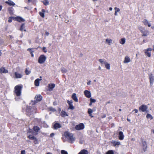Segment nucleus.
<instances>
[{"label": "nucleus", "mask_w": 154, "mask_h": 154, "mask_svg": "<svg viewBox=\"0 0 154 154\" xmlns=\"http://www.w3.org/2000/svg\"><path fill=\"white\" fill-rule=\"evenodd\" d=\"M42 49V50L44 51V52H45V53H46V52H47V50H46V47H43Z\"/></svg>", "instance_id": "de8ad7c7"}, {"label": "nucleus", "mask_w": 154, "mask_h": 154, "mask_svg": "<svg viewBox=\"0 0 154 154\" xmlns=\"http://www.w3.org/2000/svg\"><path fill=\"white\" fill-rule=\"evenodd\" d=\"M42 79H37L34 82L35 85L36 86H38L39 85V81L41 80Z\"/></svg>", "instance_id": "bb28decb"}, {"label": "nucleus", "mask_w": 154, "mask_h": 154, "mask_svg": "<svg viewBox=\"0 0 154 154\" xmlns=\"http://www.w3.org/2000/svg\"><path fill=\"white\" fill-rule=\"evenodd\" d=\"M61 127V125L58 123H56L54 124L53 128L54 130H57Z\"/></svg>", "instance_id": "ddd939ff"}, {"label": "nucleus", "mask_w": 154, "mask_h": 154, "mask_svg": "<svg viewBox=\"0 0 154 154\" xmlns=\"http://www.w3.org/2000/svg\"><path fill=\"white\" fill-rule=\"evenodd\" d=\"M72 99L76 102H77L78 101V98L76 96V94L75 93H73L71 97Z\"/></svg>", "instance_id": "dca6fc26"}, {"label": "nucleus", "mask_w": 154, "mask_h": 154, "mask_svg": "<svg viewBox=\"0 0 154 154\" xmlns=\"http://www.w3.org/2000/svg\"><path fill=\"white\" fill-rule=\"evenodd\" d=\"M37 112V109L35 108H33L31 106L27 107L26 109V114L30 116Z\"/></svg>", "instance_id": "f257e3e1"}, {"label": "nucleus", "mask_w": 154, "mask_h": 154, "mask_svg": "<svg viewBox=\"0 0 154 154\" xmlns=\"http://www.w3.org/2000/svg\"><path fill=\"white\" fill-rule=\"evenodd\" d=\"M148 75L149 76V80L150 85L152 86L154 82V76L153 74L151 73L148 74Z\"/></svg>", "instance_id": "6e6552de"}, {"label": "nucleus", "mask_w": 154, "mask_h": 154, "mask_svg": "<svg viewBox=\"0 0 154 154\" xmlns=\"http://www.w3.org/2000/svg\"><path fill=\"white\" fill-rule=\"evenodd\" d=\"M42 97L40 94L37 95H36L35 99V100H31V103H30V104L32 105H34L36 104L38 102L41 101L42 99Z\"/></svg>", "instance_id": "7ed1b4c3"}, {"label": "nucleus", "mask_w": 154, "mask_h": 154, "mask_svg": "<svg viewBox=\"0 0 154 154\" xmlns=\"http://www.w3.org/2000/svg\"><path fill=\"white\" fill-rule=\"evenodd\" d=\"M99 61L101 63H102L103 62V60L101 59H99Z\"/></svg>", "instance_id": "5fc2aeb1"}, {"label": "nucleus", "mask_w": 154, "mask_h": 154, "mask_svg": "<svg viewBox=\"0 0 154 154\" xmlns=\"http://www.w3.org/2000/svg\"><path fill=\"white\" fill-rule=\"evenodd\" d=\"M92 104V103H91V102H90L89 105L90 106H91Z\"/></svg>", "instance_id": "0e129e2a"}, {"label": "nucleus", "mask_w": 154, "mask_h": 154, "mask_svg": "<svg viewBox=\"0 0 154 154\" xmlns=\"http://www.w3.org/2000/svg\"><path fill=\"white\" fill-rule=\"evenodd\" d=\"M88 151L85 149H84L81 150L78 154H88Z\"/></svg>", "instance_id": "cd10ccee"}, {"label": "nucleus", "mask_w": 154, "mask_h": 154, "mask_svg": "<svg viewBox=\"0 0 154 154\" xmlns=\"http://www.w3.org/2000/svg\"><path fill=\"white\" fill-rule=\"evenodd\" d=\"M24 25L25 24L24 23H23L20 26V30L22 31L24 30V29L25 28L24 27Z\"/></svg>", "instance_id": "58836bf2"}, {"label": "nucleus", "mask_w": 154, "mask_h": 154, "mask_svg": "<svg viewBox=\"0 0 154 154\" xmlns=\"http://www.w3.org/2000/svg\"><path fill=\"white\" fill-rule=\"evenodd\" d=\"M143 22L145 25L146 26L147 25L149 27L151 26V25L150 23H149L146 19H144Z\"/></svg>", "instance_id": "4be33fe9"}, {"label": "nucleus", "mask_w": 154, "mask_h": 154, "mask_svg": "<svg viewBox=\"0 0 154 154\" xmlns=\"http://www.w3.org/2000/svg\"><path fill=\"white\" fill-rule=\"evenodd\" d=\"M133 111H135V113H137L138 112V110L137 109H135Z\"/></svg>", "instance_id": "603ef678"}, {"label": "nucleus", "mask_w": 154, "mask_h": 154, "mask_svg": "<svg viewBox=\"0 0 154 154\" xmlns=\"http://www.w3.org/2000/svg\"><path fill=\"white\" fill-rule=\"evenodd\" d=\"M14 74H15V77L16 78H17V79L20 78H21L22 77V75L21 74L19 73L18 72H15Z\"/></svg>", "instance_id": "a878e982"}, {"label": "nucleus", "mask_w": 154, "mask_h": 154, "mask_svg": "<svg viewBox=\"0 0 154 154\" xmlns=\"http://www.w3.org/2000/svg\"><path fill=\"white\" fill-rule=\"evenodd\" d=\"M14 17H9L8 20V22H9V23L11 22L12 20V19Z\"/></svg>", "instance_id": "a19ab883"}, {"label": "nucleus", "mask_w": 154, "mask_h": 154, "mask_svg": "<svg viewBox=\"0 0 154 154\" xmlns=\"http://www.w3.org/2000/svg\"><path fill=\"white\" fill-rule=\"evenodd\" d=\"M30 54L31 55V56L32 57H34V54H33V53H30Z\"/></svg>", "instance_id": "bf43d9fd"}, {"label": "nucleus", "mask_w": 154, "mask_h": 154, "mask_svg": "<svg viewBox=\"0 0 154 154\" xmlns=\"http://www.w3.org/2000/svg\"><path fill=\"white\" fill-rule=\"evenodd\" d=\"M114 14L116 16H117L118 15L117 12H116L115 11V13Z\"/></svg>", "instance_id": "052dcab7"}, {"label": "nucleus", "mask_w": 154, "mask_h": 154, "mask_svg": "<svg viewBox=\"0 0 154 154\" xmlns=\"http://www.w3.org/2000/svg\"><path fill=\"white\" fill-rule=\"evenodd\" d=\"M5 3L8 4L10 6H14L15 5V3L11 0H8V1L5 2Z\"/></svg>", "instance_id": "5701e85b"}, {"label": "nucleus", "mask_w": 154, "mask_h": 154, "mask_svg": "<svg viewBox=\"0 0 154 154\" xmlns=\"http://www.w3.org/2000/svg\"><path fill=\"white\" fill-rule=\"evenodd\" d=\"M106 41L108 43H109L110 42V40H109L108 39H106Z\"/></svg>", "instance_id": "6e6d98bb"}, {"label": "nucleus", "mask_w": 154, "mask_h": 154, "mask_svg": "<svg viewBox=\"0 0 154 154\" xmlns=\"http://www.w3.org/2000/svg\"><path fill=\"white\" fill-rule=\"evenodd\" d=\"M33 48H29L27 49L28 51H29L31 53H33L34 52V51H33L32 50V49Z\"/></svg>", "instance_id": "09e8293b"}, {"label": "nucleus", "mask_w": 154, "mask_h": 154, "mask_svg": "<svg viewBox=\"0 0 154 154\" xmlns=\"http://www.w3.org/2000/svg\"><path fill=\"white\" fill-rule=\"evenodd\" d=\"M55 85L54 84H49L48 85V88L49 91H52L53 88L55 87Z\"/></svg>", "instance_id": "2eb2a0df"}, {"label": "nucleus", "mask_w": 154, "mask_h": 154, "mask_svg": "<svg viewBox=\"0 0 154 154\" xmlns=\"http://www.w3.org/2000/svg\"><path fill=\"white\" fill-rule=\"evenodd\" d=\"M138 28L140 31L141 32L143 33V35H142V36H146L148 34V31L145 29L141 26H139L138 27Z\"/></svg>", "instance_id": "39448f33"}, {"label": "nucleus", "mask_w": 154, "mask_h": 154, "mask_svg": "<svg viewBox=\"0 0 154 154\" xmlns=\"http://www.w3.org/2000/svg\"><path fill=\"white\" fill-rule=\"evenodd\" d=\"M49 109L53 112H54L56 110L55 109L52 107L49 108Z\"/></svg>", "instance_id": "49530a36"}, {"label": "nucleus", "mask_w": 154, "mask_h": 154, "mask_svg": "<svg viewBox=\"0 0 154 154\" xmlns=\"http://www.w3.org/2000/svg\"><path fill=\"white\" fill-rule=\"evenodd\" d=\"M143 149L145 151L147 148V144L146 141H144L142 143Z\"/></svg>", "instance_id": "c85d7f7f"}, {"label": "nucleus", "mask_w": 154, "mask_h": 154, "mask_svg": "<svg viewBox=\"0 0 154 154\" xmlns=\"http://www.w3.org/2000/svg\"><path fill=\"white\" fill-rule=\"evenodd\" d=\"M28 137L29 139L33 140V142L35 144L38 143L37 138L33 136V135H29L28 136Z\"/></svg>", "instance_id": "9b49d317"}, {"label": "nucleus", "mask_w": 154, "mask_h": 154, "mask_svg": "<svg viewBox=\"0 0 154 154\" xmlns=\"http://www.w3.org/2000/svg\"><path fill=\"white\" fill-rule=\"evenodd\" d=\"M46 59V57L44 55H41L38 58V63L40 64L44 63Z\"/></svg>", "instance_id": "0eeeda50"}, {"label": "nucleus", "mask_w": 154, "mask_h": 154, "mask_svg": "<svg viewBox=\"0 0 154 154\" xmlns=\"http://www.w3.org/2000/svg\"><path fill=\"white\" fill-rule=\"evenodd\" d=\"M45 35L48 36L49 35V33L47 32H45Z\"/></svg>", "instance_id": "13d9d810"}, {"label": "nucleus", "mask_w": 154, "mask_h": 154, "mask_svg": "<svg viewBox=\"0 0 154 154\" xmlns=\"http://www.w3.org/2000/svg\"><path fill=\"white\" fill-rule=\"evenodd\" d=\"M146 117L147 119H153V117L151 115L148 113L146 115Z\"/></svg>", "instance_id": "c9c22d12"}, {"label": "nucleus", "mask_w": 154, "mask_h": 154, "mask_svg": "<svg viewBox=\"0 0 154 154\" xmlns=\"http://www.w3.org/2000/svg\"><path fill=\"white\" fill-rule=\"evenodd\" d=\"M46 11L44 9H42V12H39L38 14L42 18H44L45 16L44 13Z\"/></svg>", "instance_id": "6ab92c4d"}, {"label": "nucleus", "mask_w": 154, "mask_h": 154, "mask_svg": "<svg viewBox=\"0 0 154 154\" xmlns=\"http://www.w3.org/2000/svg\"><path fill=\"white\" fill-rule=\"evenodd\" d=\"M91 81H89L88 82L87 84L88 85H90L91 84Z\"/></svg>", "instance_id": "4d7b16f0"}, {"label": "nucleus", "mask_w": 154, "mask_h": 154, "mask_svg": "<svg viewBox=\"0 0 154 154\" xmlns=\"http://www.w3.org/2000/svg\"><path fill=\"white\" fill-rule=\"evenodd\" d=\"M139 110L140 112L147 113L149 112L148 107L144 104L142 105L139 107Z\"/></svg>", "instance_id": "423d86ee"}, {"label": "nucleus", "mask_w": 154, "mask_h": 154, "mask_svg": "<svg viewBox=\"0 0 154 154\" xmlns=\"http://www.w3.org/2000/svg\"><path fill=\"white\" fill-rule=\"evenodd\" d=\"M152 50L151 48H148L145 51L146 55L148 57H150L151 56V51Z\"/></svg>", "instance_id": "f8f14e48"}, {"label": "nucleus", "mask_w": 154, "mask_h": 154, "mask_svg": "<svg viewBox=\"0 0 154 154\" xmlns=\"http://www.w3.org/2000/svg\"><path fill=\"white\" fill-rule=\"evenodd\" d=\"M22 88V86L17 85L14 88V92L16 95L17 96H20L21 94V91Z\"/></svg>", "instance_id": "f03ea898"}, {"label": "nucleus", "mask_w": 154, "mask_h": 154, "mask_svg": "<svg viewBox=\"0 0 154 154\" xmlns=\"http://www.w3.org/2000/svg\"><path fill=\"white\" fill-rule=\"evenodd\" d=\"M85 128V125L82 123H81L75 126V129L77 130H80L83 129Z\"/></svg>", "instance_id": "1a4fd4ad"}, {"label": "nucleus", "mask_w": 154, "mask_h": 154, "mask_svg": "<svg viewBox=\"0 0 154 154\" xmlns=\"http://www.w3.org/2000/svg\"><path fill=\"white\" fill-rule=\"evenodd\" d=\"M42 2L43 3L44 5L45 6H47L49 5V2L48 0H44V1H42Z\"/></svg>", "instance_id": "72a5a7b5"}, {"label": "nucleus", "mask_w": 154, "mask_h": 154, "mask_svg": "<svg viewBox=\"0 0 154 154\" xmlns=\"http://www.w3.org/2000/svg\"><path fill=\"white\" fill-rule=\"evenodd\" d=\"M84 94L87 98H90L91 96V93L90 91L86 90L84 91Z\"/></svg>", "instance_id": "f3484780"}, {"label": "nucleus", "mask_w": 154, "mask_h": 154, "mask_svg": "<svg viewBox=\"0 0 154 154\" xmlns=\"http://www.w3.org/2000/svg\"><path fill=\"white\" fill-rule=\"evenodd\" d=\"M110 103V101H109L107 102L106 103V104H109V103Z\"/></svg>", "instance_id": "e2e57ef3"}, {"label": "nucleus", "mask_w": 154, "mask_h": 154, "mask_svg": "<svg viewBox=\"0 0 154 154\" xmlns=\"http://www.w3.org/2000/svg\"><path fill=\"white\" fill-rule=\"evenodd\" d=\"M1 51H0V56H1L2 53L1 52Z\"/></svg>", "instance_id": "338daca9"}, {"label": "nucleus", "mask_w": 154, "mask_h": 154, "mask_svg": "<svg viewBox=\"0 0 154 154\" xmlns=\"http://www.w3.org/2000/svg\"><path fill=\"white\" fill-rule=\"evenodd\" d=\"M90 101L91 103H94L96 101V100L91 98L90 99Z\"/></svg>", "instance_id": "c03bdc74"}, {"label": "nucleus", "mask_w": 154, "mask_h": 154, "mask_svg": "<svg viewBox=\"0 0 154 154\" xmlns=\"http://www.w3.org/2000/svg\"><path fill=\"white\" fill-rule=\"evenodd\" d=\"M41 119H38V118H35L34 119V121L35 122H36L38 124L42 123Z\"/></svg>", "instance_id": "c756f323"}, {"label": "nucleus", "mask_w": 154, "mask_h": 154, "mask_svg": "<svg viewBox=\"0 0 154 154\" xmlns=\"http://www.w3.org/2000/svg\"><path fill=\"white\" fill-rule=\"evenodd\" d=\"M61 152V154H68L67 152L64 150H62Z\"/></svg>", "instance_id": "37998d69"}, {"label": "nucleus", "mask_w": 154, "mask_h": 154, "mask_svg": "<svg viewBox=\"0 0 154 154\" xmlns=\"http://www.w3.org/2000/svg\"><path fill=\"white\" fill-rule=\"evenodd\" d=\"M33 129L36 132H38L40 130V128L37 126H34L33 128Z\"/></svg>", "instance_id": "7c9ffc66"}, {"label": "nucleus", "mask_w": 154, "mask_h": 154, "mask_svg": "<svg viewBox=\"0 0 154 154\" xmlns=\"http://www.w3.org/2000/svg\"><path fill=\"white\" fill-rule=\"evenodd\" d=\"M60 115L62 117H64L65 116H68V115L66 113V112L63 110H62L61 112Z\"/></svg>", "instance_id": "b1692460"}, {"label": "nucleus", "mask_w": 154, "mask_h": 154, "mask_svg": "<svg viewBox=\"0 0 154 154\" xmlns=\"http://www.w3.org/2000/svg\"><path fill=\"white\" fill-rule=\"evenodd\" d=\"M106 154H114L113 151L112 150L108 151L106 152Z\"/></svg>", "instance_id": "79ce46f5"}, {"label": "nucleus", "mask_w": 154, "mask_h": 154, "mask_svg": "<svg viewBox=\"0 0 154 154\" xmlns=\"http://www.w3.org/2000/svg\"><path fill=\"white\" fill-rule=\"evenodd\" d=\"M67 102L68 104L69 109L72 110L75 109V107L72 104L73 101L72 100H70V101L69 100H67Z\"/></svg>", "instance_id": "9d476101"}, {"label": "nucleus", "mask_w": 154, "mask_h": 154, "mask_svg": "<svg viewBox=\"0 0 154 154\" xmlns=\"http://www.w3.org/2000/svg\"><path fill=\"white\" fill-rule=\"evenodd\" d=\"M114 9L115 10V11L116 12H119L120 11L119 8H117L116 7Z\"/></svg>", "instance_id": "a18cd8bd"}, {"label": "nucleus", "mask_w": 154, "mask_h": 154, "mask_svg": "<svg viewBox=\"0 0 154 154\" xmlns=\"http://www.w3.org/2000/svg\"><path fill=\"white\" fill-rule=\"evenodd\" d=\"M143 43H145L146 42V41L145 40H143Z\"/></svg>", "instance_id": "774afa93"}, {"label": "nucleus", "mask_w": 154, "mask_h": 154, "mask_svg": "<svg viewBox=\"0 0 154 154\" xmlns=\"http://www.w3.org/2000/svg\"><path fill=\"white\" fill-rule=\"evenodd\" d=\"M0 71L1 73H6L8 72V71L4 67H2L0 69Z\"/></svg>", "instance_id": "412c9836"}, {"label": "nucleus", "mask_w": 154, "mask_h": 154, "mask_svg": "<svg viewBox=\"0 0 154 154\" xmlns=\"http://www.w3.org/2000/svg\"><path fill=\"white\" fill-rule=\"evenodd\" d=\"M127 121L128 122L130 121V119H127Z\"/></svg>", "instance_id": "69168bd1"}, {"label": "nucleus", "mask_w": 154, "mask_h": 154, "mask_svg": "<svg viewBox=\"0 0 154 154\" xmlns=\"http://www.w3.org/2000/svg\"><path fill=\"white\" fill-rule=\"evenodd\" d=\"M105 67L106 69H110V64L109 63H106L105 64Z\"/></svg>", "instance_id": "ea45409f"}, {"label": "nucleus", "mask_w": 154, "mask_h": 154, "mask_svg": "<svg viewBox=\"0 0 154 154\" xmlns=\"http://www.w3.org/2000/svg\"><path fill=\"white\" fill-rule=\"evenodd\" d=\"M93 112V110L92 109L89 108L88 109V113L89 116H91V117H93V116H92L91 113Z\"/></svg>", "instance_id": "473e14b6"}, {"label": "nucleus", "mask_w": 154, "mask_h": 154, "mask_svg": "<svg viewBox=\"0 0 154 154\" xmlns=\"http://www.w3.org/2000/svg\"><path fill=\"white\" fill-rule=\"evenodd\" d=\"M15 19L17 21L19 22H24L25 21L24 19L20 17H15Z\"/></svg>", "instance_id": "aec40b11"}, {"label": "nucleus", "mask_w": 154, "mask_h": 154, "mask_svg": "<svg viewBox=\"0 0 154 154\" xmlns=\"http://www.w3.org/2000/svg\"><path fill=\"white\" fill-rule=\"evenodd\" d=\"M21 154H25V150H22L21 151Z\"/></svg>", "instance_id": "8fccbe9b"}, {"label": "nucleus", "mask_w": 154, "mask_h": 154, "mask_svg": "<svg viewBox=\"0 0 154 154\" xmlns=\"http://www.w3.org/2000/svg\"><path fill=\"white\" fill-rule=\"evenodd\" d=\"M109 10L110 11H111L112 10V7H110L109 8Z\"/></svg>", "instance_id": "680f3d73"}, {"label": "nucleus", "mask_w": 154, "mask_h": 154, "mask_svg": "<svg viewBox=\"0 0 154 154\" xmlns=\"http://www.w3.org/2000/svg\"><path fill=\"white\" fill-rule=\"evenodd\" d=\"M131 60L130 58L128 57H126L125 58L124 62L125 63H128L130 62Z\"/></svg>", "instance_id": "2f4dec72"}, {"label": "nucleus", "mask_w": 154, "mask_h": 154, "mask_svg": "<svg viewBox=\"0 0 154 154\" xmlns=\"http://www.w3.org/2000/svg\"><path fill=\"white\" fill-rule=\"evenodd\" d=\"M65 135L66 138L71 141V143H73L75 140V138L73 137L72 134L66 132L65 133Z\"/></svg>", "instance_id": "20e7f679"}, {"label": "nucleus", "mask_w": 154, "mask_h": 154, "mask_svg": "<svg viewBox=\"0 0 154 154\" xmlns=\"http://www.w3.org/2000/svg\"><path fill=\"white\" fill-rule=\"evenodd\" d=\"M61 71L63 73H65L67 72V70L65 68L63 67L61 68Z\"/></svg>", "instance_id": "4c0bfd02"}, {"label": "nucleus", "mask_w": 154, "mask_h": 154, "mask_svg": "<svg viewBox=\"0 0 154 154\" xmlns=\"http://www.w3.org/2000/svg\"><path fill=\"white\" fill-rule=\"evenodd\" d=\"M106 116V115L105 114L101 116L102 118H105Z\"/></svg>", "instance_id": "864d4df0"}, {"label": "nucleus", "mask_w": 154, "mask_h": 154, "mask_svg": "<svg viewBox=\"0 0 154 154\" xmlns=\"http://www.w3.org/2000/svg\"><path fill=\"white\" fill-rule=\"evenodd\" d=\"M14 8L12 7H9L8 8V11L9 14L11 15H12L13 14V11Z\"/></svg>", "instance_id": "393cba45"}, {"label": "nucleus", "mask_w": 154, "mask_h": 154, "mask_svg": "<svg viewBox=\"0 0 154 154\" xmlns=\"http://www.w3.org/2000/svg\"><path fill=\"white\" fill-rule=\"evenodd\" d=\"M111 143L115 147L119 146L120 144V142L119 141H116L115 140H112L111 141Z\"/></svg>", "instance_id": "4468645a"}, {"label": "nucleus", "mask_w": 154, "mask_h": 154, "mask_svg": "<svg viewBox=\"0 0 154 154\" xmlns=\"http://www.w3.org/2000/svg\"><path fill=\"white\" fill-rule=\"evenodd\" d=\"M25 72L26 75H28L31 73V71L30 70H28L27 68H26L25 71Z\"/></svg>", "instance_id": "e433bc0d"}, {"label": "nucleus", "mask_w": 154, "mask_h": 154, "mask_svg": "<svg viewBox=\"0 0 154 154\" xmlns=\"http://www.w3.org/2000/svg\"><path fill=\"white\" fill-rule=\"evenodd\" d=\"M54 133H51L50 134V137H52L54 136Z\"/></svg>", "instance_id": "3c124183"}, {"label": "nucleus", "mask_w": 154, "mask_h": 154, "mask_svg": "<svg viewBox=\"0 0 154 154\" xmlns=\"http://www.w3.org/2000/svg\"><path fill=\"white\" fill-rule=\"evenodd\" d=\"M124 137V136L123 134V133L122 131H120L119 134V139L121 140H123Z\"/></svg>", "instance_id": "a211bd4d"}, {"label": "nucleus", "mask_w": 154, "mask_h": 154, "mask_svg": "<svg viewBox=\"0 0 154 154\" xmlns=\"http://www.w3.org/2000/svg\"><path fill=\"white\" fill-rule=\"evenodd\" d=\"M125 38H123L121 39V41L120 42L121 44L123 45L125 43Z\"/></svg>", "instance_id": "f704fd0d"}]
</instances>
